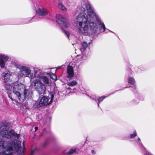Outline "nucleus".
Instances as JSON below:
<instances>
[{"label":"nucleus","mask_w":155,"mask_h":155,"mask_svg":"<svg viewBox=\"0 0 155 155\" xmlns=\"http://www.w3.org/2000/svg\"><path fill=\"white\" fill-rule=\"evenodd\" d=\"M79 14L76 16L74 22L78 32L87 35L89 33L97 35L98 33L97 25L94 23L95 11L88 2L83 1L78 7Z\"/></svg>","instance_id":"1"},{"label":"nucleus","mask_w":155,"mask_h":155,"mask_svg":"<svg viewBox=\"0 0 155 155\" xmlns=\"http://www.w3.org/2000/svg\"><path fill=\"white\" fill-rule=\"evenodd\" d=\"M8 127H0V134L3 137L0 138V150H6L0 153V155H12L15 151L17 155H24L25 148L23 142V148L21 147V141L17 140L20 134L13 130H9Z\"/></svg>","instance_id":"2"},{"label":"nucleus","mask_w":155,"mask_h":155,"mask_svg":"<svg viewBox=\"0 0 155 155\" xmlns=\"http://www.w3.org/2000/svg\"><path fill=\"white\" fill-rule=\"evenodd\" d=\"M12 91L14 95L16 100L20 102L25 100H28L32 98V93L26 89L22 84L15 83L13 86Z\"/></svg>","instance_id":"3"},{"label":"nucleus","mask_w":155,"mask_h":155,"mask_svg":"<svg viewBox=\"0 0 155 155\" xmlns=\"http://www.w3.org/2000/svg\"><path fill=\"white\" fill-rule=\"evenodd\" d=\"M11 72L8 70H6L2 74V78H3L4 84L8 94V97L12 101L15 100L13 99L12 97L9 94L11 92V85L12 83L11 77Z\"/></svg>","instance_id":"4"},{"label":"nucleus","mask_w":155,"mask_h":155,"mask_svg":"<svg viewBox=\"0 0 155 155\" xmlns=\"http://www.w3.org/2000/svg\"><path fill=\"white\" fill-rule=\"evenodd\" d=\"M55 20L56 22L61 27L64 34L69 38L70 35L69 32L64 29V28H68L69 26V22L67 19L64 18L63 15L58 14L56 15Z\"/></svg>","instance_id":"5"},{"label":"nucleus","mask_w":155,"mask_h":155,"mask_svg":"<svg viewBox=\"0 0 155 155\" xmlns=\"http://www.w3.org/2000/svg\"><path fill=\"white\" fill-rule=\"evenodd\" d=\"M30 82L31 86L37 91L39 95L44 94L46 87L40 81L37 79H35Z\"/></svg>","instance_id":"6"},{"label":"nucleus","mask_w":155,"mask_h":155,"mask_svg":"<svg viewBox=\"0 0 155 155\" xmlns=\"http://www.w3.org/2000/svg\"><path fill=\"white\" fill-rule=\"evenodd\" d=\"M18 69L19 70L18 71L14 73L15 75L16 76L18 79L22 78H29V76L32 74L30 68L28 66L21 65L18 67Z\"/></svg>","instance_id":"7"},{"label":"nucleus","mask_w":155,"mask_h":155,"mask_svg":"<svg viewBox=\"0 0 155 155\" xmlns=\"http://www.w3.org/2000/svg\"><path fill=\"white\" fill-rule=\"evenodd\" d=\"M95 21L94 23L97 26V28L98 31V33L97 35H95L92 34L91 33H89V35L91 34L93 35L94 37L97 35L100 32H103L106 29V27L103 22L101 20L99 15L95 13V16H94Z\"/></svg>","instance_id":"8"},{"label":"nucleus","mask_w":155,"mask_h":155,"mask_svg":"<svg viewBox=\"0 0 155 155\" xmlns=\"http://www.w3.org/2000/svg\"><path fill=\"white\" fill-rule=\"evenodd\" d=\"M54 95L52 94H49L48 97L45 96L43 97L40 100L39 103L37 105V107H39L51 103L54 99Z\"/></svg>","instance_id":"9"},{"label":"nucleus","mask_w":155,"mask_h":155,"mask_svg":"<svg viewBox=\"0 0 155 155\" xmlns=\"http://www.w3.org/2000/svg\"><path fill=\"white\" fill-rule=\"evenodd\" d=\"M45 75V73L41 70L38 69H34V72L32 73V74L29 77L30 81H33L34 78L35 79H40Z\"/></svg>","instance_id":"10"},{"label":"nucleus","mask_w":155,"mask_h":155,"mask_svg":"<svg viewBox=\"0 0 155 155\" xmlns=\"http://www.w3.org/2000/svg\"><path fill=\"white\" fill-rule=\"evenodd\" d=\"M7 55L1 54L0 55V71H5L7 69L6 63L9 59Z\"/></svg>","instance_id":"11"},{"label":"nucleus","mask_w":155,"mask_h":155,"mask_svg":"<svg viewBox=\"0 0 155 155\" xmlns=\"http://www.w3.org/2000/svg\"><path fill=\"white\" fill-rule=\"evenodd\" d=\"M73 65V64L72 66L68 65L67 67V77L69 80L72 79L74 77V71L73 68L75 66Z\"/></svg>","instance_id":"12"},{"label":"nucleus","mask_w":155,"mask_h":155,"mask_svg":"<svg viewBox=\"0 0 155 155\" xmlns=\"http://www.w3.org/2000/svg\"><path fill=\"white\" fill-rule=\"evenodd\" d=\"M36 13L37 15L44 16L47 15L48 14V11L45 8H39L36 10Z\"/></svg>","instance_id":"13"},{"label":"nucleus","mask_w":155,"mask_h":155,"mask_svg":"<svg viewBox=\"0 0 155 155\" xmlns=\"http://www.w3.org/2000/svg\"><path fill=\"white\" fill-rule=\"evenodd\" d=\"M81 47L80 50L83 54H86V51H88L89 48L88 47L87 44L85 42H83L81 43Z\"/></svg>","instance_id":"14"},{"label":"nucleus","mask_w":155,"mask_h":155,"mask_svg":"<svg viewBox=\"0 0 155 155\" xmlns=\"http://www.w3.org/2000/svg\"><path fill=\"white\" fill-rule=\"evenodd\" d=\"M41 81L42 84L47 87L48 86L49 84V80L45 75L43 77L40 79H39Z\"/></svg>","instance_id":"15"},{"label":"nucleus","mask_w":155,"mask_h":155,"mask_svg":"<svg viewBox=\"0 0 155 155\" xmlns=\"http://www.w3.org/2000/svg\"><path fill=\"white\" fill-rule=\"evenodd\" d=\"M12 124L6 120L2 121L0 123V126H12Z\"/></svg>","instance_id":"16"},{"label":"nucleus","mask_w":155,"mask_h":155,"mask_svg":"<svg viewBox=\"0 0 155 155\" xmlns=\"http://www.w3.org/2000/svg\"><path fill=\"white\" fill-rule=\"evenodd\" d=\"M106 97L103 96L101 97H97V104L98 107L99 106V104L103 100L106 98Z\"/></svg>","instance_id":"17"},{"label":"nucleus","mask_w":155,"mask_h":155,"mask_svg":"<svg viewBox=\"0 0 155 155\" xmlns=\"http://www.w3.org/2000/svg\"><path fill=\"white\" fill-rule=\"evenodd\" d=\"M135 98L133 99L130 101V103L133 105H136L138 104L139 102V100L135 96Z\"/></svg>","instance_id":"18"},{"label":"nucleus","mask_w":155,"mask_h":155,"mask_svg":"<svg viewBox=\"0 0 155 155\" xmlns=\"http://www.w3.org/2000/svg\"><path fill=\"white\" fill-rule=\"evenodd\" d=\"M77 84V81L75 80H73L71 81L68 82L67 84L68 86L71 87L76 85Z\"/></svg>","instance_id":"19"},{"label":"nucleus","mask_w":155,"mask_h":155,"mask_svg":"<svg viewBox=\"0 0 155 155\" xmlns=\"http://www.w3.org/2000/svg\"><path fill=\"white\" fill-rule=\"evenodd\" d=\"M127 81L131 85H134L135 80L134 78L130 77L128 78Z\"/></svg>","instance_id":"20"},{"label":"nucleus","mask_w":155,"mask_h":155,"mask_svg":"<svg viewBox=\"0 0 155 155\" xmlns=\"http://www.w3.org/2000/svg\"><path fill=\"white\" fill-rule=\"evenodd\" d=\"M77 150V149H71L68 152V153H63L64 154L67 155H71L73 153H77L76 150Z\"/></svg>","instance_id":"21"},{"label":"nucleus","mask_w":155,"mask_h":155,"mask_svg":"<svg viewBox=\"0 0 155 155\" xmlns=\"http://www.w3.org/2000/svg\"><path fill=\"white\" fill-rule=\"evenodd\" d=\"M58 8L63 11H65L67 10L66 8L61 3H59L58 5Z\"/></svg>","instance_id":"22"},{"label":"nucleus","mask_w":155,"mask_h":155,"mask_svg":"<svg viewBox=\"0 0 155 155\" xmlns=\"http://www.w3.org/2000/svg\"><path fill=\"white\" fill-rule=\"evenodd\" d=\"M135 96L136 97H137L138 100H139V101H143L144 100V97L141 95L139 94L138 93H137L136 94Z\"/></svg>","instance_id":"23"},{"label":"nucleus","mask_w":155,"mask_h":155,"mask_svg":"<svg viewBox=\"0 0 155 155\" xmlns=\"http://www.w3.org/2000/svg\"><path fill=\"white\" fill-rule=\"evenodd\" d=\"M47 74L49 75L50 77V78L52 80H54V81L57 80V77L54 74H53L51 73H47Z\"/></svg>","instance_id":"24"},{"label":"nucleus","mask_w":155,"mask_h":155,"mask_svg":"<svg viewBox=\"0 0 155 155\" xmlns=\"http://www.w3.org/2000/svg\"><path fill=\"white\" fill-rule=\"evenodd\" d=\"M11 63L12 65L14 66L15 67L18 69V67L21 66V65L19 64L18 63L15 61H11Z\"/></svg>","instance_id":"25"},{"label":"nucleus","mask_w":155,"mask_h":155,"mask_svg":"<svg viewBox=\"0 0 155 155\" xmlns=\"http://www.w3.org/2000/svg\"><path fill=\"white\" fill-rule=\"evenodd\" d=\"M137 135V133L136 131L135 130L133 134H131L130 135V138H134Z\"/></svg>","instance_id":"26"},{"label":"nucleus","mask_w":155,"mask_h":155,"mask_svg":"<svg viewBox=\"0 0 155 155\" xmlns=\"http://www.w3.org/2000/svg\"><path fill=\"white\" fill-rule=\"evenodd\" d=\"M32 18H25L24 19V21H25L24 24H27L32 19Z\"/></svg>","instance_id":"27"},{"label":"nucleus","mask_w":155,"mask_h":155,"mask_svg":"<svg viewBox=\"0 0 155 155\" xmlns=\"http://www.w3.org/2000/svg\"><path fill=\"white\" fill-rule=\"evenodd\" d=\"M90 97L91 100L93 101H97V97H96V96L94 95H92V96H90Z\"/></svg>","instance_id":"28"},{"label":"nucleus","mask_w":155,"mask_h":155,"mask_svg":"<svg viewBox=\"0 0 155 155\" xmlns=\"http://www.w3.org/2000/svg\"><path fill=\"white\" fill-rule=\"evenodd\" d=\"M137 143L139 145H142V144L141 142V140L140 138L138 137L137 139Z\"/></svg>","instance_id":"29"},{"label":"nucleus","mask_w":155,"mask_h":155,"mask_svg":"<svg viewBox=\"0 0 155 155\" xmlns=\"http://www.w3.org/2000/svg\"><path fill=\"white\" fill-rule=\"evenodd\" d=\"M134 71L136 72H139V68L137 67H135L134 68Z\"/></svg>","instance_id":"30"},{"label":"nucleus","mask_w":155,"mask_h":155,"mask_svg":"<svg viewBox=\"0 0 155 155\" xmlns=\"http://www.w3.org/2000/svg\"><path fill=\"white\" fill-rule=\"evenodd\" d=\"M66 88L67 89H69V90H73H73H76V88L75 87H74V88H72L71 87H66Z\"/></svg>","instance_id":"31"},{"label":"nucleus","mask_w":155,"mask_h":155,"mask_svg":"<svg viewBox=\"0 0 155 155\" xmlns=\"http://www.w3.org/2000/svg\"><path fill=\"white\" fill-rule=\"evenodd\" d=\"M91 153L93 154H95L96 153L95 151L93 150H91Z\"/></svg>","instance_id":"32"},{"label":"nucleus","mask_w":155,"mask_h":155,"mask_svg":"<svg viewBox=\"0 0 155 155\" xmlns=\"http://www.w3.org/2000/svg\"><path fill=\"white\" fill-rule=\"evenodd\" d=\"M63 66V65H61V66H58V67H56V69H60Z\"/></svg>","instance_id":"33"},{"label":"nucleus","mask_w":155,"mask_h":155,"mask_svg":"<svg viewBox=\"0 0 155 155\" xmlns=\"http://www.w3.org/2000/svg\"><path fill=\"white\" fill-rule=\"evenodd\" d=\"M35 150H32L31 152V155H33V153L35 151Z\"/></svg>","instance_id":"34"},{"label":"nucleus","mask_w":155,"mask_h":155,"mask_svg":"<svg viewBox=\"0 0 155 155\" xmlns=\"http://www.w3.org/2000/svg\"><path fill=\"white\" fill-rule=\"evenodd\" d=\"M120 90H116L114 92V93H110V95H111V94H113L114 93H115L117 91H119Z\"/></svg>","instance_id":"35"},{"label":"nucleus","mask_w":155,"mask_h":155,"mask_svg":"<svg viewBox=\"0 0 155 155\" xmlns=\"http://www.w3.org/2000/svg\"><path fill=\"white\" fill-rule=\"evenodd\" d=\"M106 30H108V31H109L110 32H112V33H114V34H115V33H114V32H113L112 31H111V30H109V29H106Z\"/></svg>","instance_id":"36"},{"label":"nucleus","mask_w":155,"mask_h":155,"mask_svg":"<svg viewBox=\"0 0 155 155\" xmlns=\"http://www.w3.org/2000/svg\"><path fill=\"white\" fill-rule=\"evenodd\" d=\"M38 129V127H35V131L37 130Z\"/></svg>","instance_id":"37"},{"label":"nucleus","mask_w":155,"mask_h":155,"mask_svg":"<svg viewBox=\"0 0 155 155\" xmlns=\"http://www.w3.org/2000/svg\"><path fill=\"white\" fill-rule=\"evenodd\" d=\"M131 87V86H127L125 87H124V88H128V87Z\"/></svg>","instance_id":"38"},{"label":"nucleus","mask_w":155,"mask_h":155,"mask_svg":"<svg viewBox=\"0 0 155 155\" xmlns=\"http://www.w3.org/2000/svg\"><path fill=\"white\" fill-rule=\"evenodd\" d=\"M134 89H136V87H135V86H134Z\"/></svg>","instance_id":"39"},{"label":"nucleus","mask_w":155,"mask_h":155,"mask_svg":"<svg viewBox=\"0 0 155 155\" xmlns=\"http://www.w3.org/2000/svg\"><path fill=\"white\" fill-rule=\"evenodd\" d=\"M108 30H106V31H105L106 33H107V32H108Z\"/></svg>","instance_id":"40"},{"label":"nucleus","mask_w":155,"mask_h":155,"mask_svg":"<svg viewBox=\"0 0 155 155\" xmlns=\"http://www.w3.org/2000/svg\"><path fill=\"white\" fill-rule=\"evenodd\" d=\"M78 66L77 65V66H76V68H78Z\"/></svg>","instance_id":"41"}]
</instances>
